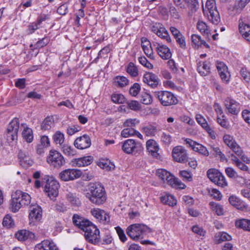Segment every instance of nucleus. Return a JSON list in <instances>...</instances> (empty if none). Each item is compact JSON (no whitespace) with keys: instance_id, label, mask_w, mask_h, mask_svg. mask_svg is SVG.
Instances as JSON below:
<instances>
[{"instance_id":"29","label":"nucleus","mask_w":250,"mask_h":250,"mask_svg":"<svg viewBox=\"0 0 250 250\" xmlns=\"http://www.w3.org/2000/svg\"><path fill=\"white\" fill-rule=\"evenodd\" d=\"M21 126L23 127L22 132V137L23 139L27 143H31L33 140V134L32 129L28 127L26 124H22Z\"/></svg>"},{"instance_id":"3","label":"nucleus","mask_w":250,"mask_h":250,"mask_svg":"<svg viewBox=\"0 0 250 250\" xmlns=\"http://www.w3.org/2000/svg\"><path fill=\"white\" fill-rule=\"evenodd\" d=\"M151 232V229L147 226L141 224H132L127 227V234L134 240L142 239L147 233Z\"/></svg>"},{"instance_id":"33","label":"nucleus","mask_w":250,"mask_h":250,"mask_svg":"<svg viewBox=\"0 0 250 250\" xmlns=\"http://www.w3.org/2000/svg\"><path fill=\"white\" fill-rule=\"evenodd\" d=\"M141 130L147 136H154L157 132V128L152 125H147L143 126Z\"/></svg>"},{"instance_id":"48","label":"nucleus","mask_w":250,"mask_h":250,"mask_svg":"<svg viewBox=\"0 0 250 250\" xmlns=\"http://www.w3.org/2000/svg\"><path fill=\"white\" fill-rule=\"evenodd\" d=\"M127 107L134 111H137L141 109L140 104L137 101H128L126 102Z\"/></svg>"},{"instance_id":"45","label":"nucleus","mask_w":250,"mask_h":250,"mask_svg":"<svg viewBox=\"0 0 250 250\" xmlns=\"http://www.w3.org/2000/svg\"><path fill=\"white\" fill-rule=\"evenodd\" d=\"M53 139L56 144H59L61 146L64 142V135L60 131H58L53 135Z\"/></svg>"},{"instance_id":"62","label":"nucleus","mask_w":250,"mask_h":250,"mask_svg":"<svg viewBox=\"0 0 250 250\" xmlns=\"http://www.w3.org/2000/svg\"><path fill=\"white\" fill-rule=\"evenodd\" d=\"M176 42L179 44V47L183 49L186 48V43L185 41V37L182 35L180 36L175 39Z\"/></svg>"},{"instance_id":"7","label":"nucleus","mask_w":250,"mask_h":250,"mask_svg":"<svg viewBox=\"0 0 250 250\" xmlns=\"http://www.w3.org/2000/svg\"><path fill=\"white\" fill-rule=\"evenodd\" d=\"M84 232L85 240L90 243L99 245L101 242L100 230L94 224L88 227Z\"/></svg>"},{"instance_id":"40","label":"nucleus","mask_w":250,"mask_h":250,"mask_svg":"<svg viewBox=\"0 0 250 250\" xmlns=\"http://www.w3.org/2000/svg\"><path fill=\"white\" fill-rule=\"evenodd\" d=\"M63 153L67 156H74L76 154V150L75 148L67 144H64L62 147Z\"/></svg>"},{"instance_id":"64","label":"nucleus","mask_w":250,"mask_h":250,"mask_svg":"<svg viewBox=\"0 0 250 250\" xmlns=\"http://www.w3.org/2000/svg\"><path fill=\"white\" fill-rule=\"evenodd\" d=\"M195 119L197 122L203 128L204 126L207 125L208 123H207L206 119L204 117L199 114H196Z\"/></svg>"},{"instance_id":"8","label":"nucleus","mask_w":250,"mask_h":250,"mask_svg":"<svg viewBox=\"0 0 250 250\" xmlns=\"http://www.w3.org/2000/svg\"><path fill=\"white\" fill-rule=\"evenodd\" d=\"M208 178L216 185L222 188L228 186V183L224 176L218 170L210 169L207 171Z\"/></svg>"},{"instance_id":"57","label":"nucleus","mask_w":250,"mask_h":250,"mask_svg":"<svg viewBox=\"0 0 250 250\" xmlns=\"http://www.w3.org/2000/svg\"><path fill=\"white\" fill-rule=\"evenodd\" d=\"M208 192L211 197L217 200H220L222 198L221 192L215 188H211L208 190Z\"/></svg>"},{"instance_id":"56","label":"nucleus","mask_w":250,"mask_h":250,"mask_svg":"<svg viewBox=\"0 0 250 250\" xmlns=\"http://www.w3.org/2000/svg\"><path fill=\"white\" fill-rule=\"evenodd\" d=\"M141 87L138 83H135L130 88L129 93L133 96H136L139 92Z\"/></svg>"},{"instance_id":"39","label":"nucleus","mask_w":250,"mask_h":250,"mask_svg":"<svg viewBox=\"0 0 250 250\" xmlns=\"http://www.w3.org/2000/svg\"><path fill=\"white\" fill-rule=\"evenodd\" d=\"M210 66L209 63L203 62L202 64L199 65L197 68L198 72L202 76H207L209 73Z\"/></svg>"},{"instance_id":"1","label":"nucleus","mask_w":250,"mask_h":250,"mask_svg":"<svg viewBox=\"0 0 250 250\" xmlns=\"http://www.w3.org/2000/svg\"><path fill=\"white\" fill-rule=\"evenodd\" d=\"M89 191L85 196L92 204L100 206L106 201V193L104 188L101 184L91 183L89 186Z\"/></svg>"},{"instance_id":"32","label":"nucleus","mask_w":250,"mask_h":250,"mask_svg":"<svg viewBox=\"0 0 250 250\" xmlns=\"http://www.w3.org/2000/svg\"><path fill=\"white\" fill-rule=\"evenodd\" d=\"M237 228L250 231V220L246 219H237L235 222Z\"/></svg>"},{"instance_id":"27","label":"nucleus","mask_w":250,"mask_h":250,"mask_svg":"<svg viewBox=\"0 0 250 250\" xmlns=\"http://www.w3.org/2000/svg\"><path fill=\"white\" fill-rule=\"evenodd\" d=\"M167 183L170 185L172 187L179 188V189H185L186 186L180 180L176 178L173 175L170 174V176H168V179L166 181Z\"/></svg>"},{"instance_id":"53","label":"nucleus","mask_w":250,"mask_h":250,"mask_svg":"<svg viewBox=\"0 0 250 250\" xmlns=\"http://www.w3.org/2000/svg\"><path fill=\"white\" fill-rule=\"evenodd\" d=\"M111 99L114 103L123 104L125 102L124 95L121 94H113L111 97Z\"/></svg>"},{"instance_id":"14","label":"nucleus","mask_w":250,"mask_h":250,"mask_svg":"<svg viewBox=\"0 0 250 250\" xmlns=\"http://www.w3.org/2000/svg\"><path fill=\"white\" fill-rule=\"evenodd\" d=\"M151 30L156 34L159 37L169 43L171 42V38L166 29L163 25L160 23H155L151 26Z\"/></svg>"},{"instance_id":"58","label":"nucleus","mask_w":250,"mask_h":250,"mask_svg":"<svg viewBox=\"0 0 250 250\" xmlns=\"http://www.w3.org/2000/svg\"><path fill=\"white\" fill-rule=\"evenodd\" d=\"M189 8L192 10L196 11L198 7V2L197 0H185Z\"/></svg>"},{"instance_id":"34","label":"nucleus","mask_w":250,"mask_h":250,"mask_svg":"<svg viewBox=\"0 0 250 250\" xmlns=\"http://www.w3.org/2000/svg\"><path fill=\"white\" fill-rule=\"evenodd\" d=\"M161 201L163 204L168 205L169 206H174L176 205L177 203V200L175 197L170 194L161 197Z\"/></svg>"},{"instance_id":"31","label":"nucleus","mask_w":250,"mask_h":250,"mask_svg":"<svg viewBox=\"0 0 250 250\" xmlns=\"http://www.w3.org/2000/svg\"><path fill=\"white\" fill-rule=\"evenodd\" d=\"M229 200L231 205L239 209L243 210L247 208V205L245 203L242 201L240 199L235 196H230Z\"/></svg>"},{"instance_id":"46","label":"nucleus","mask_w":250,"mask_h":250,"mask_svg":"<svg viewBox=\"0 0 250 250\" xmlns=\"http://www.w3.org/2000/svg\"><path fill=\"white\" fill-rule=\"evenodd\" d=\"M179 175L184 181L190 182L192 180V174L189 171L186 170H181L179 172Z\"/></svg>"},{"instance_id":"24","label":"nucleus","mask_w":250,"mask_h":250,"mask_svg":"<svg viewBox=\"0 0 250 250\" xmlns=\"http://www.w3.org/2000/svg\"><path fill=\"white\" fill-rule=\"evenodd\" d=\"M216 65L221 79L225 82H228L229 74L227 65L223 62L220 61L216 62Z\"/></svg>"},{"instance_id":"55","label":"nucleus","mask_w":250,"mask_h":250,"mask_svg":"<svg viewBox=\"0 0 250 250\" xmlns=\"http://www.w3.org/2000/svg\"><path fill=\"white\" fill-rule=\"evenodd\" d=\"M218 237L219 238L216 239L217 243H221L223 241H229L231 239V236L225 232L220 233Z\"/></svg>"},{"instance_id":"52","label":"nucleus","mask_w":250,"mask_h":250,"mask_svg":"<svg viewBox=\"0 0 250 250\" xmlns=\"http://www.w3.org/2000/svg\"><path fill=\"white\" fill-rule=\"evenodd\" d=\"M2 224L4 226L7 228H11L13 226L14 223L12 217L9 214L5 215L3 218Z\"/></svg>"},{"instance_id":"15","label":"nucleus","mask_w":250,"mask_h":250,"mask_svg":"<svg viewBox=\"0 0 250 250\" xmlns=\"http://www.w3.org/2000/svg\"><path fill=\"white\" fill-rule=\"evenodd\" d=\"M224 104L228 111L227 113L237 115L240 111V104L231 98L227 97L224 101Z\"/></svg>"},{"instance_id":"43","label":"nucleus","mask_w":250,"mask_h":250,"mask_svg":"<svg viewBox=\"0 0 250 250\" xmlns=\"http://www.w3.org/2000/svg\"><path fill=\"white\" fill-rule=\"evenodd\" d=\"M126 72L132 77H136L138 75V68L134 63L130 62L126 68Z\"/></svg>"},{"instance_id":"35","label":"nucleus","mask_w":250,"mask_h":250,"mask_svg":"<svg viewBox=\"0 0 250 250\" xmlns=\"http://www.w3.org/2000/svg\"><path fill=\"white\" fill-rule=\"evenodd\" d=\"M66 197L68 201L73 206L78 207L81 204V201L75 193L69 192L66 195Z\"/></svg>"},{"instance_id":"16","label":"nucleus","mask_w":250,"mask_h":250,"mask_svg":"<svg viewBox=\"0 0 250 250\" xmlns=\"http://www.w3.org/2000/svg\"><path fill=\"white\" fill-rule=\"evenodd\" d=\"M72 220L73 223L75 226H77L83 231H85L86 229H88V227H90V225H93V224L88 220L77 214L73 215Z\"/></svg>"},{"instance_id":"12","label":"nucleus","mask_w":250,"mask_h":250,"mask_svg":"<svg viewBox=\"0 0 250 250\" xmlns=\"http://www.w3.org/2000/svg\"><path fill=\"white\" fill-rule=\"evenodd\" d=\"M172 156L173 160L178 163H185L188 160L187 151L182 146L174 147L172 151Z\"/></svg>"},{"instance_id":"30","label":"nucleus","mask_w":250,"mask_h":250,"mask_svg":"<svg viewBox=\"0 0 250 250\" xmlns=\"http://www.w3.org/2000/svg\"><path fill=\"white\" fill-rule=\"evenodd\" d=\"M16 237L21 241H24L28 239H32L34 237V234L29 230H21L15 234Z\"/></svg>"},{"instance_id":"22","label":"nucleus","mask_w":250,"mask_h":250,"mask_svg":"<svg viewBox=\"0 0 250 250\" xmlns=\"http://www.w3.org/2000/svg\"><path fill=\"white\" fill-rule=\"evenodd\" d=\"M91 213L96 219L104 224L109 222L110 217L104 210L94 208L91 210Z\"/></svg>"},{"instance_id":"50","label":"nucleus","mask_w":250,"mask_h":250,"mask_svg":"<svg viewBox=\"0 0 250 250\" xmlns=\"http://www.w3.org/2000/svg\"><path fill=\"white\" fill-rule=\"evenodd\" d=\"M115 83H117L120 87H124L128 84V81L124 76H118L115 78Z\"/></svg>"},{"instance_id":"23","label":"nucleus","mask_w":250,"mask_h":250,"mask_svg":"<svg viewBox=\"0 0 250 250\" xmlns=\"http://www.w3.org/2000/svg\"><path fill=\"white\" fill-rule=\"evenodd\" d=\"M93 161V157L91 156H84L83 157L73 159L71 161L73 167H85L90 165Z\"/></svg>"},{"instance_id":"42","label":"nucleus","mask_w":250,"mask_h":250,"mask_svg":"<svg viewBox=\"0 0 250 250\" xmlns=\"http://www.w3.org/2000/svg\"><path fill=\"white\" fill-rule=\"evenodd\" d=\"M193 150L205 156H208L209 155L207 148L202 145L198 143L196 144L195 146H194Z\"/></svg>"},{"instance_id":"26","label":"nucleus","mask_w":250,"mask_h":250,"mask_svg":"<svg viewBox=\"0 0 250 250\" xmlns=\"http://www.w3.org/2000/svg\"><path fill=\"white\" fill-rule=\"evenodd\" d=\"M141 46L145 54L150 59H154L153 50L150 42L145 37L141 38Z\"/></svg>"},{"instance_id":"51","label":"nucleus","mask_w":250,"mask_h":250,"mask_svg":"<svg viewBox=\"0 0 250 250\" xmlns=\"http://www.w3.org/2000/svg\"><path fill=\"white\" fill-rule=\"evenodd\" d=\"M250 1V0H236L234 7L237 10L241 11Z\"/></svg>"},{"instance_id":"41","label":"nucleus","mask_w":250,"mask_h":250,"mask_svg":"<svg viewBox=\"0 0 250 250\" xmlns=\"http://www.w3.org/2000/svg\"><path fill=\"white\" fill-rule=\"evenodd\" d=\"M192 45L195 48H198L203 44V40L201 37L196 34H193L191 37Z\"/></svg>"},{"instance_id":"4","label":"nucleus","mask_w":250,"mask_h":250,"mask_svg":"<svg viewBox=\"0 0 250 250\" xmlns=\"http://www.w3.org/2000/svg\"><path fill=\"white\" fill-rule=\"evenodd\" d=\"M42 183L44 191L47 193L50 198L53 199L58 195L59 184L53 177L45 175L42 179Z\"/></svg>"},{"instance_id":"54","label":"nucleus","mask_w":250,"mask_h":250,"mask_svg":"<svg viewBox=\"0 0 250 250\" xmlns=\"http://www.w3.org/2000/svg\"><path fill=\"white\" fill-rule=\"evenodd\" d=\"M136 130L132 127L124 129L121 132L122 136L124 138H127L130 136L135 135Z\"/></svg>"},{"instance_id":"18","label":"nucleus","mask_w":250,"mask_h":250,"mask_svg":"<svg viewBox=\"0 0 250 250\" xmlns=\"http://www.w3.org/2000/svg\"><path fill=\"white\" fill-rule=\"evenodd\" d=\"M91 140L89 136L84 134L78 137L74 141V146L79 149H84L88 148L91 146Z\"/></svg>"},{"instance_id":"5","label":"nucleus","mask_w":250,"mask_h":250,"mask_svg":"<svg viewBox=\"0 0 250 250\" xmlns=\"http://www.w3.org/2000/svg\"><path fill=\"white\" fill-rule=\"evenodd\" d=\"M203 13L212 24L217 25L220 22V17L217 10L215 0H207L205 8L203 7Z\"/></svg>"},{"instance_id":"59","label":"nucleus","mask_w":250,"mask_h":250,"mask_svg":"<svg viewBox=\"0 0 250 250\" xmlns=\"http://www.w3.org/2000/svg\"><path fill=\"white\" fill-rule=\"evenodd\" d=\"M141 101L143 104H149L152 101V97L149 94L144 93L142 95Z\"/></svg>"},{"instance_id":"11","label":"nucleus","mask_w":250,"mask_h":250,"mask_svg":"<svg viewBox=\"0 0 250 250\" xmlns=\"http://www.w3.org/2000/svg\"><path fill=\"white\" fill-rule=\"evenodd\" d=\"M82 175L81 170L75 168L66 169L59 174L60 178L63 181H72L80 178Z\"/></svg>"},{"instance_id":"37","label":"nucleus","mask_w":250,"mask_h":250,"mask_svg":"<svg viewBox=\"0 0 250 250\" xmlns=\"http://www.w3.org/2000/svg\"><path fill=\"white\" fill-rule=\"evenodd\" d=\"M197 28L203 35L207 37L208 36L210 30L205 22L202 21H198L197 23Z\"/></svg>"},{"instance_id":"25","label":"nucleus","mask_w":250,"mask_h":250,"mask_svg":"<svg viewBox=\"0 0 250 250\" xmlns=\"http://www.w3.org/2000/svg\"><path fill=\"white\" fill-rule=\"evenodd\" d=\"M35 250H59V249L52 241L44 240L36 245Z\"/></svg>"},{"instance_id":"47","label":"nucleus","mask_w":250,"mask_h":250,"mask_svg":"<svg viewBox=\"0 0 250 250\" xmlns=\"http://www.w3.org/2000/svg\"><path fill=\"white\" fill-rule=\"evenodd\" d=\"M225 172L227 175L230 178H240L244 181V180L241 177L237 175V172L232 167H227L225 169Z\"/></svg>"},{"instance_id":"20","label":"nucleus","mask_w":250,"mask_h":250,"mask_svg":"<svg viewBox=\"0 0 250 250\" xmlns=\"http://www.w3.org/2000/svg\"><path fill=\"white\" fill-rule=\"evenodd\" d=\"M156 46V51L158 55L164 60H168L171 57V53L169 48L166 45L161 44L159 43H153Z\"/></svg>"},{"instance_id":"19","label":"nucleus","mask_w":250,"mask_h":250,"mask_svg":"<svg viewBox=\"0 0 250 250\" xmlns=\"http://www.w3.org/2000/svg\"><path fill=\"white\" fill-rule=\"evenodd\" d=\"M143 82L151 87L156 88L159 84V79L152 72H146L143 78Z\"/></svg>"},{"instance_id":"6","label":"nucleus","mask_w":250,"mask_h":250,"mask_svg":"<svg viewBox=\"0 0 250 250\" xmlns=\"http://www.w3.org/2000/svg\"><path fill=\"white\" fill-rule=\"evenodd\" d=\"M154 95L164 106L175 105L178 102L174 95L167 91H155Z\"/></svg>"},{"instance_id":"21","label":"nucleus","mask_w":250,"mask_h":250,"mask_svg":"<svg viewBox=\"0 0 250 250\" xmlns=\"http://www.w3.org/2000/svg\"><path fill=\"white\" fill-rule=\"evenodd\" d=\"M146 148L147 151L153 157L158 158L160 155L158 153L159 146L158 143L153 139H149L146 142Z\"/></svg>"},{"instance_id":"63","label":"nucleus","mask_w":250,"mask_h":250,"mask_svg":"<svg viewBox=\"0 0 250 250\" xmlns=\"http://www.w3.org/2000/svg\"><path fill=\"white\" fill-rule=\"evenodd\" d=\"M213 209L215 211L218 215H223L224 213V209L221 205L216 203L211 202Z\"/></svg>"},{"instance_id":"49","label":"nucleus","mask_w":250,"mask_h":250,"mask_svg":"<svg viewBox=\"0 0 250 250\" xmlns=\"http://www.w3.org/2000/svg\"><path fill=\"white\" fill-rule=\"evenodd\" d=\"M223 140L225 144L227 145L229 148L232 147L233 145L236 144V142L233 138V136L225 134L223 137Z\"/></svg>"},{"instance_id":"61","label":"nucleus","mask_w":250,"mask_h":250,"mask_svg":"<svg viewBox=\"0 0 250 250\" xmlns=\"http://www.w3.org/2000/svg\"><path fill=\"white\" fill-rule=\"evenodd\" d=\"M20 164L23 167H27L32 165L33 161L31 159L30 156L28 155L25 158L22 159L20 160Z\"/></svg>"},{"instance_id":"44","label":"nucleus","mask_w":250,"mask_h":250,"mask_svg":"<svg viewBox=\"0 0 250 250\" xmlns=\"http://www.w3.org/2000/svg\"><path fill=\"white\" fill-rule=\"evenodd\" d=\"M170 173L164 169H159L157 170V175L164 182H165L168 176H170Z\"/></svg>"},{"instance_id":"2","label":"nucleus","mask_w":250,"mask_h":250,"mask_svg":"<svg viewBox=\"0 0 250 250\" xmlns=\"http://www.w3.org/2000/svg\"><path fill=\"white\" fill-rule=\"evenodd\" d=\"M31 202V197L27 193L17 190L12 195L10 209L13 212H17L22 207L28 205Z\"/></svg>"},{"instance_id":"60","label":"nucleus","mask_w":250,"mask_h":250,"mask_svg":"<svg viewBox=\"0 0 250 250\" xmlns=\"http://www.w3.org/2000/svg\"><path fill=\"white\" fill-rule=\"evenodd\" d=\"M139 123V121L137 119H126L124 123V126L125 127H133Z\"/></svg>"},{"instance_id":"13","label":"nucleus","mask_w":250,"mask_h":250,"mask_svg":"<svg viewBox=\"0 0 250 250\" xmlns=\"http://www.w3.org/2000/svg\"><path fill=\"white\" fill-rule=\"evenodd\" d=\"M122 148L123 150L127 154L137 152L143 149L142 144L139 142H136L133 139L125 140L124 142Z\"/></svg>"},{"instance_id":"36","label":"nucleus","mask_w":250,"mask_h":250,"mask_svg":"<svg viewBox=\"0 0 250 250\" xmlns=\"http://www.w3.org/2000/svg\"><path fill=\"white\" fill-rule=\"evenodd\" d=\"M54 125V119L52 116L46 117L41 125V129L43 130L50 129Z\"/></svg>"},{"instance_id":"17","label":"nucleus","mask_w":250,"mask_h":250,"mask_svg":"<svg viewBox=\"0 0 250 250\" xmlns=\"http://www.w3.org/2000/svg\"><path fill=\"white\" fill-rule=\"evenodd\" d=\"M42 209L37 204H32L29 207V218L30 220L34 221H40L42 218Z\"/></svg>"},{"instance_id":"9","label":"nucleus","mask_w":250,"mask_h":250,"mask_svg":"<svg viewBox=\"0 0 250 250\" xmlns=\"http://www.w3.org/2000/svg\"><path fill=\"white\" fill-rule=\"evenodd\" d=\"M47 162L52 167L59 168L65 164V160L62 155L56 150L50 151L47 157Z\"/></svg>"},{"instance_id":"10","label":"nucleus","mask_w":250,"mask_h":250,"mask_svg":"<svg viewBox=\"0 0 250 250\" xmlns=\"http://www.w3.org/2000/svg\"><path fill=\"white\" fill-rule=\"evenodd\" d=\"M20 127V123L18 118H14L9 124L7 128V140L11 142L17 140L18 139V132Z\"/></svg>"},{"instance_id":"38","label":"nucleus","mask_w":250,"mask_h":250,"mask_svg":"<svg viewBox=\"0 0 250 250\" xmlns=\"http://www.w3.org/2000/svg\"><path fill=\"white\" fill-rule=\"evenodd\" d=\"M98 165L101 168L105 169L106 170H112L114 169L115 167L114 164L108 160H102L99 162Z\"/></svg>"},{"instance_id":"28","label":"nucleus","mask_w":250,"mask_h":250,"mask_svg":"<svg viewBox=\"0 0 250 250\" xmlns=\"http://www.w3.org/2000/svg\"><path fill=\"white\" fill-rule=\"evenodd\" d=\"M239 29L243 38L250 42V26L239 21Z\"/></svg>"}]
</instances>
